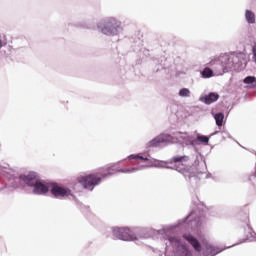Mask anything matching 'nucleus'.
<instances>
[{"label": "nucleus", "mask_w": 256, "mask_h": 256, "mask_svg": "<svg viewBox=\"0 0 256 256\" xmlns=\"http://www.w3.org/2000/svg\"><path fill=\"white\" fill-rule=\"evenodd\" d=\"M114 173L115 170H113L111 167H108L106 169H101L97 174L79 176L77 181L80 183V185H82L84 189L93 191V189H95V187L101 183L102 179H105V177H109V175H113Z\"/></svg>", "instance_id": "1"}, {"label": "nucleus", "mask_w": 256, "mask_h": 256, "mask_svg": "<svg viewBox=\"0 0 256 256\" xmlns=\"http://www.w3.org/2000/svg\"><path fill=\"white\" fill-rule=\"evenodd\" d=\"M20 180L28 187H34L36 195H45L49 192V187L39 180V176L35 172H30L28 175H20Z\"/></svg>", "instance_id": "2"}, {"label": "nucleus", "mask_w": 256, "mask_h": 256, "mask_svg": "<svg viewBox=\"0 0 256 256\" xmlns=\"http://www.w3.org/2000/svg\"><path fill=\"white\" fill-rule=\"evenodd\" d=\"M119 27H121V22L115 18H110L103 25L99 26L104 35H117Z\"/></svg>", "instance_id": "3"}, {"label": "nucleus", "mask_w": 256, "mask_h": 256, "mask_svg": "<svg viewBox=\"0 0 256 256\" xmlns=\"http://www.w3.org/2000/svg\"><path fill=\"white\" fill-rule=\"evenodd\" d=\"M113 235L117 239H121V241H135L137 239L135 233L129 228H114Z\"/></svg>", "instance_id": "4"}, {"label": "nucleus", "mask_w": 256, "mask_h": 256, "mask_svg": "<svg viewBox=\"0 0 256 256\" xmlns=\"http://www.w3.org/2000/svg\"><path fill=\"white\" fill-rule=\"evenodd\" d=\"M50 191L51 194L58 199L61 197H69V195H71V190L69 188L59 186V184H53Z\"/></svg>", "instance_id": "5"}, {"label": "nucleus", "mask_w": 256, "mask_h": 256, "mask_svg": "<svg viewBox=\"0 0 256 256\" xmlns=\"http://www.w3.org/2000/svg\"><path fill=\"white\" fill-rule=\"evenodd\" d=\"M183 238L186 241H188V243H190V245H192V247L195 249V251L200 253V251H201V243H199V240H197V238H194L193 235H191V234H184Z\"/></svg>", "instance_id": "6"}, {"label": "nucleus", "mask_w": 256, "mask_h": 256, "mask_svg": "<svg viewBox=\"0 0 256 256\" xmlns=\"http://www.w3.org/2000/svg\"><path fill=\"white\" fill-rule=\"evenodd\" d=\"M219 99V94L217 93H210L209 95L204 97V103L206 105H211V103H215Z\"/></svg>", "instance_id": "7"}, {"label": "nucleus", "mask_w": 256, "mask_h": 256, "mask_svg": "<svg viewBox=\"0 0 256 256\" xmlns=\"http://www.w3.org/2000/svg\"><path fill=\"white\" fill-rule=\"evenodd\" d=\"M187 161H189V156H174L170 163H187Z\"/></svg>", "instance_id": "8"}, {"label": "nucleus", "mask_w": 256, "mask_h": 256, "mask_svg": "<svg viewBox=\"0 0 256 256\" xmlns=\"http://www.w3.org/2000/svg\"><path fill=\"white\" fill-rule=\"evenodd\" d=\"M198 141L207 145L209 143V137L198 135L196 140L191 141V145H198Z\"/></svg>", "instance_id": "9"}, {"label": "nucleus", "mask_w": 256, "mask_h": 256, "mask_svg": "<svg viewBox=\"0 0 256 256\" xmlns=\"http://www.w3.org/2000/svg\"><path fill=\"white\" fill-rule=\"evenodd\" d=\"M217 127H223V121L225 119V115L223 113H217L214 116Z\"/></svg>", "instance_id": "10"}, {"label": "nucleus", "mask_w": 256, "mask_h": 256, "mask_svg": "<svg viewBox=\"0 0 256 256\" xmlns=\"http://www.w3.org/2000/svg\"><path fill=\"white\" fill-rule=\"evenodd\" d=\"M201 76L203 77V79H210V77H213V70L209 67H206L201 72Z\"/></svg>", "instance_id": "11"}, {"label": "nucleus", "mask_w": 256, "mask_h": 256, "mask_svg": "<svg viewBox=\"0 0 256 256\" xmlns=\"http://www.w3.org/2000/svg\"><path fill=\"white\" fill-rule=\"evenodd\" d=\"M245 17L248 23L250 24L255 23V13H253L251 10H246Z\"/></svg>", "instance_id": "12"}, {"label": "nucleus", "mask_w": 256, "mask_h": 256, "mask_svg": "<svg viewBox=\"0 0 256 256\" xmlns=\"http://www.w3.org/2000/svg\"><path fill=\"white\" fill-rule=\"evenodd\" d=\"M180 97H189L191 95V91L187 88H183L179 91Z\"/></svg>", "instance_id": "13"}, {"label": "nucleus", "mask_w": 256, "mask_h": 256, "mask_svg": "<svg viewBox=\"0 0 256 256\" xmlns=\"http://www.w3.org/2000/svg\"><path fill=\"white\" fill-rule=\"evenodd\" d=\"M129 159H140L141 161H149V158L143 157L141 155H130Z\"/></svg>", "instance_id": "14"}, {"label": "nucleus", "mask_w": 256, "mask_h": 256, "mask_svg": "<svg viewBox=\"0 0 256 256\" xmlns=\"http://www.w3.org/2000/svg\"><path fill=\"white\" fill-rule=\"evenodd\" d=\"M244 83L246 85H251V83H255V77L254 76H248L244 79Z\"/></svg>", "instance_id": "15"}, {"label": "nucleus", "mask_w": 256, "mask_h": 256, "mask_svg": "<svg viewBox=\"0 0 256 256\" xmlns=\"http://www.w3.org/2000/svg\"><path fill=\"white\" fill-rule=\"evenodd\" d=\"M134 171H137V168L120 169V170H118V173H134Z\"/></svg>", "instance_id": "16"}, {"label": "nucleus", "mask_w": 256, "mask_h": 256, "mask_svg": "<svg viewBox=\"0 0 256 256\" xmlns=\"http://www.w3.org/2000/svg\"><path fill=\"white\" fill-rule=\"evenodd\" d=\"M166 137H167V136L162 135V136H159V137H158L156 140H154V141H156L157 143H165V142L167 141Z\"/></svg>", "instance_id": "17"}, {"label": "nucleus", "mask_w": 256, "mask_h": 256, "mask_svg": "<svg viewBox=\"0 0 256 256\" xmlns=\"http://www.w3.org/2000/svg\"><path fill=\"white\" fill-rule=\"evenodd\" d=\"M189 171H191V168H181L180 172L183 173V175L187 176V173H189Z\"/></svg>", "instance_id": "18"}, {"label": "nucleus", "mask_w": 256, "mask_h": 256, "mask_svg": "<svg viewBox=\"0 0 256 256\" xmlns=\"http://www.w3.org/2000/svg\"><path fill=\"white\" fill-rule=\"evenodd\" d=\"M170 243H179V239L170 237L169 238Z\"/></svg>", "instance_id": "19"}, {"label": "nucleus", "mask_w": 256, "mask_h": 256, "mask_svg": "<svg viewBox=\"0 0 256 256\" xmlns=\"http://www.w3.org/2000/svg\"><path fill=\"white\" fill-rule=\"evenodd\" d=\"M3 47V41L0 39V49Z\"/></svg>", "instance_id": "20"}, {"label": "nucleus", "mask_w": 256, "mask_h": 256, "mask_svg": "<svg viewBox=\"0 0 256 256\" xmlns=\"http://www.w3.org/2000/svg\"><path fill=\"white\" fill-rule=\"evenodd\" d=\"M188 177H189V179H191V177H193V175H191V174H188Z\"/></svg>", "instance_id": "21"}]
</instances>
